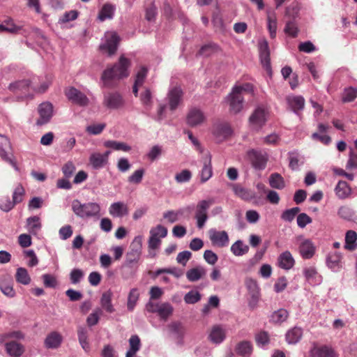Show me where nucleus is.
<instances>
[{
	"label": "nucleus",
	"instance_id": "43",
	"mask_svg": "<svg viewBox=\"0 0 357 357\" xmlns=\"http://www.w3.org/2000/svg\"><path fill=\"white\" fill-rule=\"evenodd\" d=\"M289 313L285 309L281 308L275 311L271 315V321L275 324H281L287 320Z\"/></svg>",
	"mask_w": 357,
	"mask_h": 357
},
{
	"label": "nucleus",
	"instance_id": "21",
	"mask_svg": "<svg viewBox=\"0 0 357 357\" xmlns=\"http://www.w3.org/2000/svg\"><path fill=\"white\" fill-rule=\"evenodd\" d=\"M6 351L10 357H20L24 352V347L16 341H10L5 344Z\"/></svg>",
	"mask_w": 357,
	"mask_h": 357
},
{
	"label": "nucleus",
	"instance_id": "15",
	"mask_svg": "<svg viewBox=\"0 0 357 357\" xmlns=\"http://www.w3.org/2000/svg\"><path fill=\"white\" fill-rule=\"evenodd\" d=\"M119 37L116 33H109L106 35V42L100 45V48L107 51L109 55L114 54L117 50Z\"/></svg>",
	"mask_w": 357,
	"mask_h": 357
},
{
	"label": "nucleus",
	"instance_id": "50",
	"mask_svg": "<svg viewBox=\"0 0 357 357\" xmlns=\"http://www.w3.org/2000/svg\"><path fill=\"white\" fill-rule=\"evenodd\" d=\"M139 298V293L137 289H132L129 293L128 298V303H127V307L128 310L132 311L133 310L137 301Z\"/></svg>",
	"mask_w": 357,
	"mask_h": 357
},
{
	"label": "nucleus",
	"instance_id": "17",
	"mask_svg": "<svg viewBox=\"0 0 357 357\" xmlns=\"http://www.w3.org/2000/svg\"><path fill=\"white\" fill-rule=\"evenodd\" d=\"M226 337V331L221 325L212 326L208 335V340L214 344H220Z\"/></svg>",
	"mask_w": 357,
	"mask_h": 357
},
{
	"label": "nucleus",
	"instance_id": "41",
	"mask_svg": "<svg viewBox=\"0 0 357 357\" xmlns=\"http://www.w3.org/2000/svg\"><path fill=\"white\" fill-rule=\"evenodd\" d=\"M89 160L94 169H100L107 163L105 158L100 153L91 154Z\"/></svg>",
	"mask_w": 357,
	"mask_h": 357
},
{
	"label": "nucleus",
	"instance_id": "34",
	"mask_svg": "<svg viewBox=\"0 0 357 357\" xmlns=\"http://www.w3.org/2000/svg\"><path fill=\"white\" fill-rule=\"evenodd\" d=\"M303 330L299 327H294L286 333V340L289 344H296L302 337Z\"/></svg>",
	"mask_w": 357,
	"mask_h": 357
},
{
	"label": "nucleus",
	"instance_id": "30",
	"mask_svg": "<svg viewBox=\"0 0 357 357\" xmlns=\"http://www.w3.org/2000/svg\"><path fill=\"white\" fill-rule=\"evenodd\" d=\"M234 193L243 200L249 201L255 198V192L249 189L242 187L239 184L233 185Z\"/></svg>",
	"mask_w": 357,
	"mask_h": 357
},
{
	"label": "nucleus",
	"instance_id": "48",
	"mask_svg": "<svg viewBox=\"0 0 357 357\" xmlns=\"http://www.w3.org/2000/svg\"><path fill=\"white\" fill-rule=\"evenodd\" d=\"M186 210L189 211L190 208L188 207L186 208ZM185 211V208L179 209L177 211H168L163 214V217H164V218L167 219V220L169 222L173 223V222H176L178 220V216L182 215L184 213Z\"/></svg>",
	"mask_w": 357,
	"mask_h": 357
},
{
	"label": "nucleus",
	"instance_id": "63",
	"mask_svg": "<svg viewBox=\"0 0 357 357\" xmlns=\"http://www.w3.org/2000/svg\"><path fill=\"white\" fill-rule=\"evenodd\" d=\"M15 206L13 201H11L8 197L0 200V208L5 212L10 211Z\"/></svg>",
	"mask_w": 357,
	"mask_h": 357
},
{
	"label": "nucleus",
	"instance_id": "4",
	"mask_svg": "<svg viewBox=\"0 0 357 357\" xmlns=\"http://www.w3.org/2000/svg\"><path fill=\"white\" fill-rule=\"evenodd\" d=\"M0 157L3 160L9 163L15 170H19L16 159L12 153V146L10 139L6 136L1 134Z\"/></svg>",
	"mask_w": 357,
	"mask_h": 357
},
{
	"label": "nucleus",
	"instance_id": "40",
	"mask_svg": "<svg viewBox=\"0 0 357 357\" xmlns=\"http://www.w3.org/2000/svg\"><path fill=\"white\" fill-rule=\"evenodd\" d=\"M269 184L273 188L279 190L283 189L285 186L284 178L278 173L271 174L269 177Z\"/></svg>",
	"mask_w": 357,
	"mask_h": 357
},
{
	"label": "nucleus",
	"instance_id": "19",
	"mask_svg": "<svg viewBox=\"0 0 357 357\" xmlns=\"http://www.w3.org/2000/svg\"><path fill=\"white\" fill-rule=\"evenodd\" d=\"M0 289L5 296L9 298H13L15 296L13 282L9 276H3L0 278Z\"/></svg>",
	"mask_w": 357,
	"mask_h": 357
},
{
	"label": "nucleus",
	"instance_id": "8",
	"mask_svg": "<svg viewBox=\"0 0 357 357\" xmlns=\"http://www.w3.org/2000/svg\"><path fill=\"white\" fill-rule=\"evenodd\" d=\"M65 94L70 101L79 106L85 107L89 103V100L86 96L75 87L66 89Z\"/></svg>",
	"mask_w": 357,
	"mask_h": 357
},
{
	"label": "nucleus",
	"instance_id": "59",
	"mask_svg": "<svg viewBox=\"0 0 357 357\" xmlns=\"http://www.w3.org/2000/svg\"><path fill=\"white\" fill-rule=\"evenodd\" d=\"M269 335L266 331H261L255 335V341L258 345L264 346L269 342Z\"/></svg>",
	"mask_w": 357,
	"mask_h": 357
},
{
	"label": "nucleus",
	"instance_id": "33",
	"mask_svg": "<svg viewBox=\"0 0 357 357\" xmlns=\"http://www.w3.org/2000/svg\"><path fill=\"white\" fill-rule=\"evenodd\" d=\"M112 292L110 290L103 292L100 298V305L102 309L109 313L114 312L112 304Z\"/></svg>",
	"mask_w": 357,
	"mask_h": 357
},
{
	"label": "nucleus",
	"instance_id": "35",
	"mask_svg": "<svg viewBox=\"0 0 357 357\" xmlns=\"http://www.w3.org/2000/svg\"><path fill=\"white\" fill-rule=\"evenodd\" d=\"M252 345L249 341L240 342L236 347L237 354L243 357H249L252 352Z\"/></svg>",
	"mask_w": 357,
	"mask_h": 357
},
{
	"label": "nucleus",
	"instance_id": "23",
	"mask_svg": "<svg viewBox=\"0 0 357 357\" xmlns=\"http://www.w3.org/2000/svg\"><path fill=\"white\" fill-rule=\"evenodd\" d=\"M295 264V260L289 251H285L278 257V265L285 270L291 269Z\"/></svg>",
	"mask_w": 357,
	"mask_h": 357
},
{
	"label": "nucleus",
	"instance_id": "54",
	"mask_svg": "<svg viewBox=\"0 0 357 357\" xmlns=\"http://www.w3.org/2000/svg\"><path fill=\"white\" fill-rule=\"evenodd\" d=\"M284 32L293 38H296L297 36L298 29L297 25L293 20H289L287 22L284 27Z\"/></svg>",
	"mask_w": 357,
	"mask_h": 357
},
{
	"label": "nucleus",
	"instance_id": "31",
	"mask_svg": "<svg viewBox=\"0 0 357 357\" xmlns=\"http://www.w3.org/2000/svg\"><path fill=\"white\" fill-rule=\"evenodd\" d=\"M213 175L211 156H206L204 160V166L201 171V183L206 182Z\"/></svg>",
	"mask_w": 357,
	"mask_h": 357
},
{
	"label": "nucleus",
	"instance_id": "16",
	"mask_svg": "<svg viewBox=\"0 0 357 357\" xmlns=\"http://www.w3.org/2000/svg\"><path fill=\"white\" fill-rule=\"evenodd\" d=\"M183 92L180 87L175 86L168 93L169 108L172 111L175 110L182 100Z\"/></svg>",
	"mask_w": 357,
	"mask_h": 357
},
{
	"label": "nucleus",
	"instance_id": "3",
	"mask_svg": "<svg viewBox=\"0 0 357 357\" xmlns=\"http://www.w3.org/2000/svg\"><path fill=\"white\" fill-rule=\"evenodd\" d=\"M72 209L76 215L84 218L98 215L100 206L97 203L82 204L78 199H75L72 203Z\"/></svg>",
	"mask_w": 357,
	"mask_h": 357
},
{
	"label": "nucleus",
	"instance_id": "46",
	"mask_svg": "<svg viewBox=\"0 0 357 357\" xmlns=\"http://www.w3.org/2000/svg\"><path fill=\"white\" fill-rule=\"evenodd\" d=\"M268 29L270 32V36L274 38L276 36L277 31V20L275 13H268L267 17Z\"/></svg>",
	"mask_w": 357,
	"mask_h": 357
},
{
	"label": "nucleus",
	"instance_id": "32",
	"mask_svg": "<svg viewBox=\"0 0 357 357\" xmlns=\"http://www.w3.org/2000/svg\"><path fill=\"white\" fill-rule=\"evenodd\" d=\"M250 123L256 127L261 128L266 122L265 111L257 108L250 117Z\"/></svg>",
	"mask_w": 357,
	"mask_h": 357
},
{
	"label": "nucleus",
	"instance_id": "11",
	"mask_svg": "<svg viewBox=\"0 0 357 357\" xmlns=\"http://www.w3.org/2000/svg\"><path fill=\"white\" fill-rule=\"evenodd\" d=\"M259 57L262 66L268 73H271L270 50L268 42L264 40L259 44Z\"/></svg>",
	"mask_w": 357,
	"mask_h": 357
},
{
	"label": "nucleus",
	"instance_id": "39",
	"mask_svg": "<svg viewBox=\"0 0 357 357\" xmlns=\"http://www.w3.org/2000/svg\"><path fill=\"white\" fill-rule=\"evenodd\" d=\"M104 146L107 148H111L115 151L128 152L131 150V147L127 144L114 140H108L105 142Z\"/></svg>",
	"mask_w": 357,
	"mask_h": 357
},
{
	"label": "nucleus",
	"instance_id": "7",
	"mask_svg": "<svg viewBox=\"0 0 357 357\" xmlns=\"http://www.w3.org/2000/svg\"><path fill=\"white\" fill-rule=\"evenodd\" d=\"M39 118L36 120V124L42 126L48 123L53 116V105L48 102L39 105L38 107Z\"/></svg>",
	"mask_w": 357,
	"mask_h": 357
},
{
	"label": "nucleus",
	"instance_id": "20",
	"mask_svg": "<svg viewBox=\"0 0 357 357\" xmlns=\"http://www.w3.org/2000/svg\"><path fill=\"white\" fill-rule=\"evenodd\" d=\"M287 102L291 109L297 114L305 106V99L301 96H289L287 98Z\"/></svg>",
	"mask_w": 357,
	"mask_h": 357
},
{
	"label": "nucleus",
	"instance_id": "25",
	"mask_svg": "<svg viewBox=\"0 0 357 357\" xmlns=\"http://www.w3.org/2000/svg\"><path fill=\"white\" fill-rule=\"evenodd\" d=\"M342 255L338 252L329 253L326 262L328 266L334 271H337L342 268Z\"/></svg>",
	"mask_w": 357,
	"mask_h": 357
},
{
	"label": "nucleus",
	"instance_id": "6",
	"mask_svg": "<svg viewBox=\"0 0 357 357\" xmlns=\"http://www.w3.org/2000/svg\"><path fill=\"white\" fill-rule=\"evenodd\" d=\"M247 157L255 169L259 170L265 169L268 161L266 153L251 149L247 152Z\"/></svg>",
	"mask_w": 357,
	"mask_h": 357
},
{
	"label": "nucleus",
	"instance_id": "18",
	"mask_svg": "<svg viewBox=\"0 0 357 357\" xmlns=\"http://www.w3.org/2000/svg\"><path fill=\"white\" fill-rule=\"evenodd\" d=\"M204 119L203 112L197 108L191 109L187 115V123L191 127L202 123Z\"/></svg>",
	"mask_w": 357,
	"mask_h": 357
},
{
	"label": "nucleus",
	"instance_id": "55",
	"mask_svg": "<svg viewBox=\"0 0 357 357\" xmlns=\"http://www.w3.org/2000/svg\"><path fill=\"white\" fill-rule=\"evenodd\" d=\"M9 338H13L17 340H21L24 338V335L20 331H14L8 333H6L0 335V343L3 342Z\"/></svg>",
	"mask_w": 357,
	"mask_h": 357
},
{
	"label": "nucleus",
	"instance_id": "9",
	"mask_svg": "<svg viewBox=\"0 0 357 357\" xmlns=\"http://www.w3.org/2000/svg\"><path fill=\"white\" fill-rule=\"evenodd\" d=\"M297 241H301L298 246V252L303 259H311L315 253L316 248L310 239H304L302 236L296 238Z\"/></svg>",
	"mask_w": 357,
	"mask_h": 357
},
{
	"label": "nucleus",
	"instance_id": "5",
	"mask_svg": "<svg viewBox=\"0 0 357 357\" xmlns=\"http://www.w3.org/2000/svg\"><path fill=\"white\" fill-rule=\"evenodd\" d=\"M214 202V199L210 198L202 200L197 204L195 218L197 220L198 228L202 229L204 226L208 219L207 211Z\"/></svg>",
	"mask_w": 357,
	"mask_h": 357
},
{
	"label": "nucleus",
	"instance_id": "52",
	"mask_svg": "<svg viewBox=\"0 0 357 357\" xmlns=\"http://www.w3.org/2000/svg\"><path fill=\"white\" fill-rule=\"evenodd\" d=\"M25 195V190L22 185L19 184L14 190L13 193V201L16 205L21 203Z\"/></svg>",
	"mask_w": 357,
	"mask_h": 357
},
{
	"label": "nucleus",
	"instance_id": "47",
	"mask_svg": "<svg viewBox=\"0 0 357 357\" xmlns=\"http://www.w3.org/2000/svg\"><path fill=\"white\" fill-rule=\"evenodd\" d=\"M114 8L111 4H105L100 10L98 18L100 21H104L106 19H111L114 14Z\"/></svg>",
	"mask_w": 357,
	"mask_h": 357
},
{
	"label": "nucleus",
	"instance_id": "10",
	"mask_svg": "<svg viewBox=\"0 0 357 357\" xmlns=\"http://www.w3.org/2000/svg\"><path fill=\"white\" fill-rule=\"evenodd\" d=\"M32 86L29 80L24 79L10 84L9 89L21 97H27L31 94L30 88Z\"/></svg>",
	"mask_w": 357,
	"mask_h": 357
},
{
	"label": "nucleus",
	"instance_id": "44",
	"mask_svg": "<svg viewBox=\"0 0 357 357\" xmlns=\"http://www.w3.org/2000/svg\"><path fill=\"white\" fill-rule=\"evenodd\" d=\"M214 132L219 137L226 138L231 135L232 130L228 123H220L216 126Z\"/></svg>",
	"mask_w": 357,
	"mask_h": 357
},
{
	"label": "nucleus",
	"instance_id": "58",
	"mask_svg": "<svg viewBox=\"0 0 357 357\" xmlns=\"http://www.w3.org/2000/svg\"><path fill=\"white\" fill-rule=\"evenodd\" d=\"M169 328L178 337L181 338L183 337L185 328L180 322H173L169 326Z\"/></svg>",
	"mask_w": 357,
	"mask_h": 357
},
{
	"label": "nucleus",
	"instance_id": "36",
	"mask_svg": "<svg viewBox=\"0 0 357 357\" xmlns=\"http://www.w3.org/2000/svg\"><path fill=\"white\" fill-rule=\"evenodd\" d=\"M77 335L79 344L82 349L88 352L90 349L89 343L88 342V331L86 328L79 327L77 329Z\"/></svg>",
	"mask_w": 357,
	"mask_h": 357
},
{
	"label": "nucleus",
	"instance_id": "14",
	"mask_svg": "<svg viewBox=\"0 0 357 357\" xmlns=\"http://www.w3.org/2000/svg\"><path fill=\"white\" fill-rule=\"evenodd\" d=\"M209 238L213 245L222 248L228 245L229 236L225 231H216L215 229H210L208 231Z\"/></svg>",
	"mask_w": 357,
	"mask_h": 357
},
{
	"label": "nucleus",
	"instance_id": "2",
	"mask_svg": "<svg viewBox=\"0 0 357 357\" xmlns=\"http://www.w3.org/2000/svg\"><path fill=\"white\" fill-rule=\"evenodd\" d=\"M253 87L250 84H245L243 86H236L233 88L232 91L227 98L229 105V112L237 114L241 111L243 107V91L252 92Z\"/></svg>",
	"mask_w": 357,
	"mask_h": 357
},
{
	"label": "nucleus",
	"instance_id": "29",
	"mask_svg": "<svg viewBox=\"0 0 357 357\" xmlns=\"http://www.w3.org/2000/svg\"><path fill=\"white\" fill-rule=\"evenodd\" d=\"M41 228L42 224L38 216H31L26 219V229L30 234L36 235Z\"/></svg>",
	"mask_w": 357,
	"mask_h": 357
},
{
	"label": "nucleus",
	"instance_id": "61",
	"mask_svg": "<svg viewBox=\"0 0 357 357\" xmlns=\"http://www.w3.org/2000/svg\"><path fill=\"white\" fill-rule=\"evenodd\" d=\"M148 69L145 66H142L136 75L135 83L137 85H142L146 77Z\"/></svg>",
	"mask_w": 357,
	"mask_h": 357
},
{
	"label": "nucleus",
	"instance_id": "42",
	"mask_svg": "<svg viewBox=\"0 0 357 357\" xmlns=\"http://www.w3.org/2000/svg\"><path fill=\"white\" fill-rule=\"evenodd\" d=\"M15 280L17 282L26 285L31 282V278L28 271L24 268H18L15 273Z\"/></svg>",
	"mask_w": 357,
	"mask_h": 357
},
{
	"label": "nucleus",
	"instance_id": "12",
	"mask_svg": "<svg viewBox=\"0 0 357 357\" xmlns=\"http://www.w3.org/2000/svg\"><path fill=\"white\" fill-rule=\"evenodd\" d=\"M245 284L251 298L249 304L252 307H254L260 296L259 287L257 281L252 278H247Z\"/></svg>",
	"mask_w": 357,
	"mask_h": 357
},
{
	"label": "nucleus",
	"instance_id": "27",
	"mask_svg": "<svg viewBox=\"0 0 357 357\" xmlns=\"http://www.w3.org/2000/svg\"><path fill=\"white\" fill-rule=\"evenodd\" d=\"M313 357H337L333 349L328 346L314 347L311 350Z\"/></svg>",
	"mask_w": 357,
	"mask_h": 357
},
{
	"label": "nucleus",
	"instance_id": "13",
	"mask_svg": "<svg viewBox=\"0 0 357 357\" xmlns=\"http://www.w3.org/2000/svg\"><path fill=\"white\" fill-rule=\"evenodd\" d=\"M103 105L109 109H116L123 106V100L119 93H107L104 95Z\"/></svg>",
	"mask_w": 357,
	"mask_h": 357
},
{
	"label": "nucleus",
	"instance_id": "1",
	"mask_svg": "<svg viewBox=\"0 0 357 357\" xmlns=\"http://www.w3.org/2000/svg\"><path fill=\"white\" fill-rule=\"evenodd\" d=\"M129 60L123 56H121L117 63L103 71L101 79L104 86L108 88L113 87L114 80L127 77L129 75Z\"/></svg>",
	"mask_w": 357,
	"mask_h": 357
},
{
	"label": "nucleus",
	"instance_id": "57",
	"mask_svg": "<svg viewBox=\"0 0 357 357\" xmlns=\"http://www.w3.org/2000/svg\"><path fill=\"white\" fill-rule=\"evenodd\" d=\"M144 169H139L135 171L128 178V181L130 183L139 184L141 183L143 176L144 174Z\"/></svg>",
	"mask_w": 357,
	"mask_h": 357
},
{
	"label": "nucleus",
	"instance_id": "26",
	"mask_svg": "<svg viewBox=\"0 0 357 357\" xmlns=\"http://www.w3.org/2000/svg\"><path fill=\"white\" fill-rule=\"evenodd\" d=\"M303 274L306 280L310 284H319L321 281V276L313 266L305 268L303 269Z\"/></svg>",
	"mask_w": 357,
	"mask_h": 357
},
{
	"label": "nucleus",
	"instance_id": "49",
	"mask_svg": "<svg viewBox=\"0 0 357 357\" xmlns=\"http://www.w3.org/2000/svg\"><path fill=\"white\" fill-rule=\"evenodd\" d=\"M357 97V89L353 87L346 88L342 94V102H350L354 101Z\"/></svg>",
	"mask_w": 357,
	"mask_h": 357
},
{
	"label": "nucleus",
	"instance_id": "37",
	"mask_svg": "<svg viewBox=\"0 0 357 357\" xmlns=\"http://www.w3.org/2000/svg\"><path fill=\"white\" fill-rule=\"evenodd\" d=\"M206 274V270L202 267H196L188 270L186 273V277L190 282L199 280Z\"/></svg>",
	"mask_w": 357,
	"mask_h": 357
},
{
	"label": "nucleus",
	"instance_id": "22",
	"mask_svg": "<svg viewBox=\"0 0 357 357\" xmlns=\"http://www.w3.org/2000/svg\"><path fill=\"white\" fill-rule=\"evenodd\" d=\"M109 213L114 217H123L128 214V208L123 202H114L110 205Z\"/></svg>",
	"mask_w": 357,
	"mask_h": 357
},
{
	"label": "nucleus",
	"instance_id": "53",
	"mask_svg": "<svg viewBox=\"0 0 357 357\" xmlns=\"http://www.w3.org/2000/svg\"><path fill=\"white\" fill-rule=\"evenodd\" d=\"M299 207H294L284 211L281 215V218L284 221L291 222L296 215L300 212Z\"/></svg>",
	"mask_w": 357,
	"mask_h": 357
},
{
	"label": "nucleus",
	"instance_id": "64",
	"mask_svg": "<svg viewBox=\"0 0 357 357\" xmlns=\"http://www.w3.org/2000/svg\"><path fill=\"white\" fill-rule=\"evenodd\" d=\"M150 234H155V236L158 238H165L167 234V229L164 226L158 225L151 229Z\"/></svg>",
	"mask_w": 357,
	"mask_h": 357
},
{
	"label": "nucleus",
	"instance_id": "56",
	"mask_svg": "<svg viewBox=\"0 0 357 357\" xmlns=\"http://www.w3.org/2000/svg\"><path fill=\"white\" fill-rule=\"evenodd\" d=\"M201 299V294L198 291H190L188 292L184 296V301L188 304H194L199 301Z\"/></svg>",
	"mask_w": 357,
	"mask_h": 357
},
{
	"label": "nucleus",
	"instance_id": "51",
	"mask_svg": "<svg viewBox=\"0 0 357 357\" xmlns=\"http://www.w3.org/2000/svg\"><path fill=\"white\" fill-rule=\"evenodd\" d=\"M173 312V307L167 303L160 304L158 314L163 319H166Z\"/></svg>",
	"mask_w": 357,
	"mask_h": 357
},
{
	"label": "nucleus",
	"instance_id": "38",
	"mask_svg": "<svg viewBox=\"0 0 357 357\" xmlns=\"http://www.w3.org/2000/svg\"><path fill=\"white\" fill-rule=\"evenodd\" d=\"M356 232L353 230H349L345 235L344 248L351 251L354 250L356 248Z\"/></svg>",
	"mask_w": 357,
	"mask_h": 357
},
{
	"label": "nucleus",
	"instance_id": "62",
	"mask_svg": "<svg viewBox=\"0 0 357 357\" xmlns=\"http://www.w3.org/2000/svg\"><path fill=\"white\" fill-rule=\"evenodd\" d=\"M192 174L190 171L184 169L180 173L176 174L175 179L178 183H185L190 180Z\"/></svg>",
	"mask_w": 357,
	"mask_h": 357
},
{
	"label": "nucleus",
	"instance_id": "60",
	"mask_svg": "<svg viewBox=\"0 0 357 357\" xmlns=\"http://www.w3.org/2000/svg\"><path fill=\"white\" fill-rule=\"evenodd\" d=\"M296 220L298 226L301 228H304L307 224L312 222V218L305 213L298 214Z\"/></svg>",
	"mask_w": 357,
	"mask_h": 357
},
{
	"label": "nucleus",
	"instance_id": "24",
	"mask_svg": "<svg viewBox=\"0 0 357 357\" xmlns=\"http://www.w3.org/2000/svg\"><path fill=\"white\" fill-rule=\"evenodd\" d=\"M336 196L341 199H346L349 197L351 193V188L349 185L344 181H339L335 189Z\"/></svg>",
	"mask_w": 357,
	"mask_h": 357
},
{
	"label": "nucleus",
	"instance_id": "45",
	"mask_svg": "<svg viewBox=\"0 0 357 357\" xmlns=\"http://www.w3.org/2000/svg\"><path fill=\"white\" fill-rule=\"evenodd\" d=\"M248 246L244 245L241 241H237L231 247V251L236 256L243 255L248 252Z\"/></svg>",
	"mask_w": 357,
	"mask_h": 357
},
{
	"label": "nucleus",
	"instance_id": "28",
	"mask_svg": "<svg viewBox=\"0 0 357 357\" xmlns=\"http://www.w3.org/2000/svg\"><path fill=\"white\" fill-rule=\"evenodd\" d=\"M62 342V336L57 332L50 333L45 340V345L48 349L59 347Z\"/></svg>",
	"mask_w": 357,
	"mask_h": 357
}]
</instances>
